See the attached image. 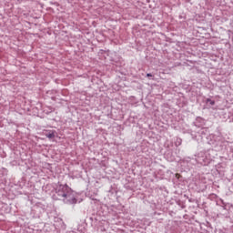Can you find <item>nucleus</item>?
<instances>
[{
    "label": "nucleus",
    "mask_w": 233,
    "mask_h": 233,
    "mask_svg": "<svg viewBox=\"0 0 233 233\" xmlns=\"http://www.w3.org/2000/svg\"><path fill=\"white\" fill-rule=\"evenodd\" d=\"M56 192L60 198H66V196L68 194V186L67 185H59L56 187Z\"/></svg>",
    "instance_id": "f257e3e1"
},
{
    "label": "nucleus",
    "mask_w": 233,
    "mask_h": 233,
    "mask_svg": "<svg viewBox=\"0 0 233 233\" xmlns=\"http://www.w3.org/2000/svg\"><path fill=\"white\" fill-rule=\"evenodd\" d=\"M46 137H48V139H53V137H56V135L54 134V132L46 134Z\"/></svg>",
    "instance_id": "f03ea898"
},
{
    "label": "nucleus",
    "mask_w": 233,
    "mask_h": 233,
    "mask_svg": "<svg viewBox=\"0 0 233 233\" xmlns=\"http://www.w3.org/2000/svg\"><path fill=\"white\" fill-rule=\"evenodd\" d=\"M207 103H209L211 106L216 105V101L211 100L210 98H208V99H207Z\"/></svg>",
    "instance_id": "7ed1b4c3"
},
{
    "label": "nucleus",
    "mask_w": 233,
    "mask_h": 233,
    "mask_svg": "<svg viewBox=\"0 0 233 233\" xmlns=\"http://www.w3.org/2000/svg\"><path fill=\"white\" fill-rule=\"evenodd\" d=\"M175 177H177V179H179V178L181 177V175H179L178 173H177V174L175 175Z\"/></svg>",
    "instance_id": "20e7f679"
},
{
    "label": "nucleus",
    "mask_w": 233,
    "mask_h": 233,
    "mask_svg": "<svg viewBox=\"0 0 233 233\" xmlns=\"http://www.w3.org/2000/svg\"><path fill=\"white\" fill-rule=\"evenodd\" d=\"M147 77H152V74L147 73Z\"/></svg>",
    "instance_id": "39448f33"
}]
</instances>
